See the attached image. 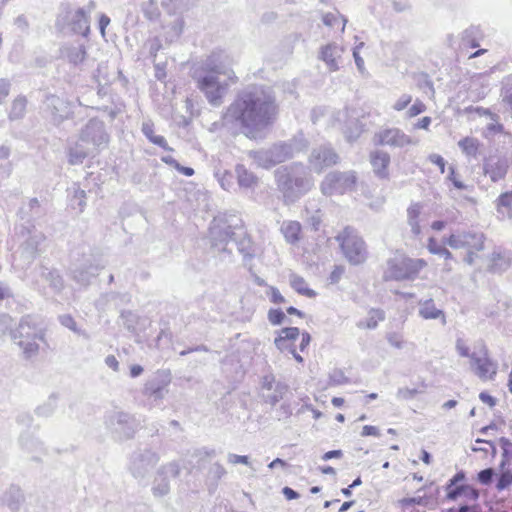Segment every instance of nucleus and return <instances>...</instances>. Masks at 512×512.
Listing matches in <instances>:
<instances>
[{"mask_svg":"<svg viewBox=\"0 0 512 512\" xmlns=\"http://www.w3.org/2000/svg\"><path fill=\"white\" fill-rule=\"evenodd\" d=\"M209 71L211 74L204 76L198 86L212 105H218L221 103L227 87L237 83L238 78L231 69L220 71L213 67Z\"/></svg>","mask_w":512,"mask_h":512,"instance_id":"nucleus-5","label":"nucleus"},{"mask_svg":"<svg viewBox=\"0 0 512 512\" xmlns=\"http://www.w3.org/2000/svg\"><path fill=\"white\" fill-rule=\"evenodd\" d=\"M286 311H287V313L289 315H295V316H297L299 318H304L305 317V314L302 311H300L299 309H297V308H295L293 306L288 307L286 309Z\"/></svg>","mask_w":512,"mask_h":512,"instance_id":"nucleus-64","label":"nucleus"},{"mask_svg":"<svg viewBox=\"0 0 512 512\" xmlns=\"http://www.w3.org/2000/svg\"><path fill=\"white\" fill-rule=\"evenodd\" d=\"M429 161L436 165L439 168L440 173H444L446 169V161L445 159L439 155V154H431L428 157Z\"/></svg>","mask_w":512,"mask_h":512,"instance_id":"nucleus-44","label":"nucleus"},{"mask_svg":"<svg viewBox=\"0 0 512 512\" xmlns=\"http://www.w3.org/2000/svg\"><path fill=\"white\" fill-rule=\"evenodd\" d=\"M339 157L337 153L329 147H323L313 151L310 163L318 172H322L324 169L334 166L338 163Z\"/></svg>","mask_w":512,"mask_h":512,"instance_id":"nucleus-15","label":"nucleus"},{"mask_svg":"<svg viewBox=\"0 0 512 512\" xmlns=\"http://www.w3.org/2000/svg\"><path fill=\"white\" fill-rule=\"evenodd\" d=\"M426 111V105L423 101L417 99L407 110L406 115L408 118H414Z\"/></svg>","mask_w":512,"mask_h":512,"instance_id":"nucleus-36","label":"nucleus"},{"mask_svg":"<svg viewBox=\"0 0 512 512\" xmlns=\"http://www.w3.org/2000/svg\"><path fill=\"white\" fill-rule=\"evenodd\" d=\"M58 319H59V322L61 323V325H63L64 327H66L74 332H78L76 322L74 321V319L72 318L71 315H69V314L60 315L58 317Z\"/></svg>","mask_w":512,"mask_h":512,"instance_id":"nucleus-41","label":"nucleus"},{"mask_svg":"<svg viewBox=\"0 0 512 512\" xmlns=\"http://www.w3.org/2000/svg\"><path fill=\"white\" fill-rule=\"evenodd\" d=\"M377 146L404 147L412 143V139L398 128H387L374 135Z\"/></svg>","mask_w":512,"mask_h":512,"instance_id":"nucleus-11","label":"nucleus"},{"mask_svg":"<svg viewBox=\"0 0 512 512\" xmlns=\"http://www.w3.org/2000/svg\"><path fill=\"white\" fill-rule=\"evenodd\" d=\"M370 164L374 174L380 179H388L390 176V155L381 150H376L370 153Z\"/></svg>","mask_w":512,"mask_h":512,"instance_id":"nucleus-16","label":"nucleus"},{"mask_svg":"<svg viewBox=\"0 0 512 512\" xmlns=\"http://www.w3.org/2000/svg\"><path fill=\"white\" fill-rule=\"evenodd\" d=\"M267 318L273 326L281 325L285 320V313L280 309L271 308L267 313Z\"/></svg>","mask_w":512,"mask_h":512,"instance_id":"nucleus-34","label":"nucleus"},{"mask_svg":"<svg viewBox=\"0 0 512 512\" xmlns=\"http://www.w3.org/2000/svg\"><path fill=\"white\" fill-rule=\"evenodd\" d=\"M9 92H10V82L5 79H1L0 80V104H2L4 102L6 97L9 95Z\"/></svg>","mask_w":512,"mask_h":512,"instance_id":"nucleus-51","label":"nucleus"},{"mask_svg":"<svg viewBox=\"0 0 512 512\" xmlns=\"http://www.w3.org/2000/svg\"><path fill=\"white\" fill-rule=\"evenodd\" d=\"M388 342L395 348H401L404 343L403 336L398 332H392L387 335Z\"/></svg>","mask_w":512,"mask_h":512,"instance_id":"nucleus-43","label":"nucleus"},{"mask_svg":"<svg viewBox=\"0 0 512 512\" xmlns=\"http://www.w3.org/2000/svg\"><path fill=\"white\" fill-rule=\"evenodd\" d=\"M512 485V471L507 470L501 473L496 488L501 491Z\"/></svg>","mask_w":512,"mask_h":512,"instance_id":"nucleus-37","label":"nucleus"},{"mask_svg":"<svg viewBox=\"0 0 512 512\" xmlns=\"http://www.w3.org/2000/svg\"><path fill=\"white\" fill-rule=\"evenodd\" d=\"M270 302L273 304H283L285 302L284 296L281 294L278 288L270 286L267 291Z\"/></svg>","mask_w":512,"mask_h":512,"instance_id":"nucleus-39","label":"nucleus"},{"mask_svg":"<svg viewBox=\"0 0 512 512\" xmlns=\"http://www.w3.org/2000/svg\"><path fill=\"white\" fill-rule=\"evenodd\" d=\"M345 273V267L342 265H337L333 268L330 273L329 279L331 283H337Z\"/></svg>","mask_w":512,"mask_h":512,"instance_id":"nucleus-48","label":"nucleus"},{"mask_svg":"<svg viewBox=\"0 0 512 512\" xmlns=\"http://www.w3.org/2000/svg\"><path fill=\"white\" fill-rule=\"evenodd\" d=\"M431 122H432V119L431 117L429 116H425L423 118H421L415 125H414V128L415 129H424V130H428L430 125H431Z\"/></svg>","mask_w":512,"mask_h":512,"instance_id":"nucleus-53","label":"nucleus"},{"mask_svg":"<svg viewBox=\"0 0 512 512\" xmlns=\"http://www.w3.org/2000/svg\"><path fill=\"white\" fill-rule=\"evenodd\" d=\"M384 320V313L380 309H371L368 311L367 316L358 322V327L361 329H374L378 323Z\"/></svg>","mask_w":512,"mask_h":512,"instance_id":"nucleus-27","label":"nucleus"},{"mask_svg":"<svg viewBox=\"0 0 512 512\" xmlns=\"http://www.w3.org/2000/svg\"><path fill=\"white\" fill-rule=\"evenodd\" d=\"M361 436L362 437H369V436H372V437H379L380 436V430L378 427L376 426H373V425H365L363 428H362V431H361Z\"/></svg>","mask_w":512,"mask_h":512,"instance_id":"nucleus-49","label":"nucleus"},{"mask_svg":"<svg viewBox=\"0 0 512 512\" xmlns=\"http://www.w3.org/2000/svg\"><path fill=\"white\" fill-rule=\"evenodd\" d=\"M86 193L84 190L77 189L75 190L74 196L71 199V206L76 209L78 208L80 212L83 211V208L85 206V199Z\"/></svg>","mask_w":512,"mask_h":512,"instance_id":"nucleus-35","label":"nucleus"},{"mask_svg":"<svg viewBox=\"0 0 512 512\" xmlns=\"http://www.w3.org/2000/svg\"><path fill=\"white\" fill-rule=\"evenodd\" d=\"M33 418L28 413H21L17 416V422L21 425L29 427L32 424Z\"/></svg>","mask_w":512,"mask_h":512,"instance_id":"nucleus-54","label":"nucleus"},{"mask_svg":"<svg viewBox=\"0 0 512 512\" xmlns=\"http://www.w3.org/2000/svg\"><path fill=\"white\" fill-rule=\"evenodd\" d=\"M276 115L273 99L262 90L244 92L228 107L225 118L237 125L255 130L267 126Z\"/></svg>","mask_w":512,"mask_h":512,"instance_id":"nucleus-1","label":"nucleus"},{"mask_svg":"<svg viewBox=\"0 0 512 512\" xmlns=\"http://www.w3.org/2000/svg\"><path fill=\"white\" fill-rule=\"evenodd\" d=\"M427 249L431 254L438 255L442 257L446 262L452 261L453 254L451 251L445 246V244L440 243L435 237H430L427 241Z\"/></svg>","mask_w":512,"mask_h":512,"instance_id":"nucleus-25","label":"nucleus"},{"mask_svg":"<svg viewBox=\"0 0 512 512\" xmlns=\"http://www.w3.org/2000/svg\"><path fill=\"white\" fill-rule=\"evenodd\" d=\"M465 474L463 472H458L451 479L450 484L447 487V495L450 499H456L460 496H466L472 500H476L478 498V492L470 485L459 484L464 482Z\"/></svg>","mask_w":512,"mask_h":512,"instance_id":"nucleus-13","label":"nucleus"},{"mask_svg":"<svg viewBox=\"0 0 512 512\" xmlns=\"http://www.w3.org/2000/svg\"><path fill=\"white\" fill-rule=\"evenodd\" d=\"M106 363L109 367H111L113 370H118L119 363L115 356H108L106 358Z\"/></svg>","mask_w":512,"mask_h":512,"instance_id":"nucleus-62","label":"nucleus"},{"mask_svg":"<svg viewBox=\"0 0 512 512\" xmlns=\"http://www.w3.org/2000/svg\"><path fill=\"white\" fill-rule=\"evenodd\" d=\"M409 225L411 226V230L414 235L418 236L421 234V226L419 220L416 221H408Z\"/></svg>","mask_w":512,"mask_h":512,"instance_id":"nucleus-59","label":"nucleus"},{"mask_svg":"<svg viewBox=\"0 0 512 512\" xmlns=\"http://www.w3.org/2000/svg\"><path fill=\"white\" fill-rule=\"evenodd\" d=\"M280 230L285 240L290 244H296L302 238V226L298 221H285Z\"/></svg>","mask_w":512,"mask_h":512,"instance_id":"nucleus-18","label":"nucleus"},{"mask_svg":"<svg viewBox=\"0 0 512 512\" xmlns=\"http://www.w3.org/2000/svg\"><path fill=\"white\" fill-rule=\"evenodd\" d=\"M2 502L12 512H18L24 502V495L16 485H11L4 493Z\"/></svg>","mask_w":512,"mask_h":512,"instance_id":"nucleus-17","label":"nucleus"},{"mask_svg":"<svg viewBox=\"0 0 512 512\" xmlns=\"http://www.w3.org/2000/svg\"><path fill=\"white\" fill-rule=\"evenodd\" d=\"M342 456V452L340 450H332L328 451L323 455L324 460H329L332 458H340Z\"/></svg>","mask_w":512,"mask_h":512,"instance_id":"nucleus-58","label":"nucleus"},{"mask_svg":"<svg viewBox=\"0 0 512 512\" xmlns=\"http://www.w3.org/2000/svg\"><path fill=\"white\" fill-rule=\"evenodd\" d=\"M501 445L503 448V456H512V443L508 439L502 438Z\"/></svg>","mask_w":512,"mask_h":512,"instance_id":"nucleus-55","label":"nucleus"},{"mask_svg":"<svg viewBox=\"0 0 512 512\" xmlns=\"http://www.w3.org/2000/svg\"><path fill=\"white\" fill-rule=\"evenodd\" d=\"M11 154V148L8 145L0 146V159H7Z\"/></svg>","mask_w":512,"mask_h":512,"instance_id":"nucleus-60","label":"nucleus"},{"mask_svg":"<svg viewBox=\"0 0 512 512\" xmlns=\"http://www.w3.org/2000/svg\"><path fill=\"white\" fill-rule=\"evenodd\" d=\"M143 134L155 145L160 146L161 148L172 151L173 149L168 146L166 139L163 136L156 135L154 124L151 121L144 122L141 128Z\"/></svg>","mask_w":512,"mask_h":512,"instance_id":"nucleus-24","label":"nucleus"},{"mask_svg":"<svg viewBox=\"0 0 512 512\" xmlns=\"http://www.w3.org/2000/svg\"><path fill=\"white\" fill-rule=\"evenodd\" d=\"M19 442L23 448L29 451H31L33 449V446L37 444V442L34 439H32L28 434H22L19 438Z\"/></svg>","mask_w":512,"mask_h":512,"instance_id":"nucleus-50","label":"nucleus"},{"mask_svg":"<svg viewBox=\"0 0 512 512\" xmlns=\"http://www.w3.org/2000/svg\"><path fill=\"white\" fill-rule=\"evenodd\" d=\"M448 179L452 182L453 186L458 190H465L467 185L460 179L454 167L449 168Z\"/></svg>","mask_w":512,"mask_h":512,"instance_id":"nucleus-38","label":"nucleus"},{"mask_svg":"<svg viewBox=\"0 0 512 512\" xmlns=\"http://www.w3.org/2000/svg\"><path fill=\"white\" fill-rule=\"evenodd\" d=\"M456 350L459 353V355L462 357H470L471 358V356H472L470 354L469 346L467 345L466 341L463 339H458L456 341Z\"/></svg>","mask_w":512,"mask_h":512,"instance_id":"nucleus-47","label":"nucleus"},{"mask_svg":"<svg viewBox=\"0 0 512 512\" xmlns=\"http://www.w3.org/2000/svg\"><path fill=\"white\" fill-rule=\"evenodd\" d=\"M411 102L412 97L410 95H403L394 103L393 108L396 111H402L407 108Z\"/></svg>","mask_w":512,"mask_h":512,"instance_id":"nucleus-46","label":"nucleus"},{"mask_svg":"<svg viewBox=\"0 0 512 512\" xmlns=\"http://www.w3.org/2000/svg\"><path fill=\"white\" fill-rule=\"evenodd\" d=\"M419 315L424 319L442 318L445 321V315L442 310L435 306L432 299L425 300L420 304Z\"/></svg>","mask_w":512,"mask_h":512,"instance_id":"nucleus-26","label":"nucleus"},{"mask_svg":"<svg viewBox=\"0 0 512 512\" xmlns=\"http://www.w3.org/2000/svg\"><path fill=\"white\" fill-rule=\"evenodd\" d=\"M496 210L512 218V190L501 193L495 201Z\"/></svg>","mask_w":512,"mask_h":512,"instance_id":"nucleus-28","label":"nucleus"},{"mask_svg":"<svg viewBox=\"0 0 512 512\" xmlns=\"http://www.w3.org/2000/svg\"><path fill=\"white\" fill-rule=\"evenodd\" d=\"M458 146L462 153L470 158H476L481 149V142L474 137H464L458 142Z\"/></svg>","mask_w":512,"mask_h":512,"instance_id":"nucleus-22","label":"nucleus"},{"mask_svg":"<svg viewBox=\"0 0 512 512\" xmlns=\"http://www.w3.org/2000/svg\"><path fill=\"white\" fill-rule=\"evenodd\" d=\"M494 471L491 468L484 469L478 473V481L483 485H488L492 481Z\"/></svg>","mask_w":512,"mask_h":512,"instance_id":"nucleus-42","label":"nucleus"},{"mask_svg":"<svg viewBox=\"0 0 512 512\" xmlns=\"http://www.w3.org/2000/svg\"><path fill=\"white\" fill-rule=\"evenodd\" d=\"M311 340L309 332L290 326L276 331L274 345L279 352L291 354L295 361L302 364L304 359L300 353L308 349Z\"/></svg>","mask_w":512,"mask_h":512,"instance_id":"nucleus-4","label":"nucleus"},{"mask_svg":"<svg viewBox=\"0 0 512 512\" xmlns=\"http://www.w3.org/2000/svg\"><path fill=\"white\" fill-rule=\"evenodd\" d=\"M486 236L482 231L468 229L451 233L445 244L455 250H461L463 260L468 264L475 263L485 251Z\"/></svg>","mask_w":512,"mask_h":512,"instance_id":"nucleus-3","label":"nucleus"},{"mask_svg":"<svg viewBox=\"0 0 512 512\" xmlns=\"http://www.w3.org/2000/svg\"><path fill=\"white\" fill-rule=\"evenodd\" d=\"M14 24L17 26L18 29H20L23 32H26L29 27L28 21L24 15H19L15 19Z\"/></svg>","mask_w":512,"mask_h":512,"instance_id":"nucleus-52","label":"nucleus"},{"mask_svg":"<svg viewBox=\"0 0 512 512\" xmlns=\"http://www.w3.org/2000/svg\"><path fill=\"white\" fill-rule=\"evenodd\" d=\"M427 265L428 263L424 259H413L406 256L394 258L387 262V269L383 277L385 281L414 280Z\"/></svg>","mask_w":512,"mask_h":512,"instance_id":"nucleus-6","label":"nucleus"},{"mask_svg":"<svg viewBox=\"0 0 512 512\" xmlns=\"http://www.w3.org/2000/svg\"><path fill=\"white\" fill-rule=\"evenodd\" d=\"M109 22H110V20L107 16L102 15L100 17L99 24H100V30H101L102 36H105V28L109 24Z\"/></svg>","mask_w":512,"mask_h":512,"instance_id":"nucleus-61","label":"nucleus"},{"mask_svg":"<svg viewBox=\"0 0 512 512\" xmlns=\"http://www.w3.org/2000/svg\"><path fill=\"white\" fill-rule=\"evenodd\" d=\"M42 278L49 282L50 287L59 292L63 288V279L57 270H49L43 267L41 272Z\"/></svg>","mask_w":512,"mask_h":512,"instance_id":"nucleus-30","label":"nucleus"},{"mask_svg":"<svg viewBox=\"0 0 512 512\" xmlns=\"http://www.w3.org/2000/svg\"><path fill=\"white\" fill-rule=\"evenodd\" d=\"M283 494L288 500H294L299 497V494L290 487H284Z\"/></svg>","mask_w":512,"mask_h":512,"instance_id":"nucleus-57","label":"nucleus"},{"mask_svg":"<svg viewBox=\"0 0 512 512\" xmlns=\"http://www.w3.org/2000/svg\"><path fill=\"white\" fill-rule=\"evenodd\" d=\"M323 22L329 27L337 28L339 31L344 32L346 26V19L338 12L327 13L323 16Z\"/></svg>","mask_w":512,"mask_h":512,"instance_id":"nucleus-32","label":"nucleus"},{"mask_svg":"<svg viewBox=\"0 0 512 512\" xmlns=\"http://www.w3.org/2000/svg\"><path fill=\"white\" fill-rule=\"evenodd\" d=\"M95 147L96 124L94 119H91L85 129L82 130L79 141L69 148V163L71 165L81 164Z\"/></svg>","mask_w":512,"mask_h":512,"instance_id":"nucleus-8","label":"nucleus"},{"mask_svg":"<svg viewBox=\"0 0 512 512\" xmlns=\"http://www.w3.org/2000/svg\"><path fill=\"white\" fill-rule=\"evenodd\" d=\"M95 269L93 265V255L90 254L83 261L74 262L71 267V273L77 283L86 286L91 283Z\"/></svg>","mask_w":512,"mask_h":512,"instance_id":"nucleus-14","label":"nucleus"},{"mask_svg":"<svg viewBox=\"0 0 512 512\" xmlns=\"http://www.w3.org/2000/svg\"><path fill=\"white\" fill-rule=\"evenodd\" d=\"M29 212L25 207H21L18 211V215L22 220L30 221L35 216L40 214V203L37 198H32L28 203Z\"/></svg>","mask_w":512,"mask_h":512,"instance_id":"nucleus-31","label":"nucleus"},{"mask_svg":"<svg viewBox=\"0 0 512 512\" xmlns=\"http://www.w3.org/2000/svg\"><path fill=\"white\" fill-rule=\"evenodd\" d=\"M509 170L508 160L500 155L494 154L483 158V175L496 183L506 178Z\"/></svg>","mask_w":512,"mask_h":512,"instance_id":"nucleus-10","label":"nucleus"},{"mask_svg":"<svg viewBox=\"0 0 512 512\" xmlns=\"http://www.w3.org/2000/svg\"><path fill=\"white\" fill-rule=\"evenodd\" d=\"M420 215H421V205L416 203V204H412L411 206H409V208L407 209V216H408V221H416V220H419L420 218Z\"/></svg>","mask_w":512,"mask_h":512,"instance_id":"nucleus-45","label":"nucleus"},{"mask_svg":"<svg viewBox=\"0 0 512 512\" xmlns=\"http://www.w3.org/2000/svg\"><path fill=\"white\" fill-rule=\"evenodd\" d=\"M39 240L36 237H30L21 246L20 256L27 265H30L38 254Z\"/></svg>","mask_w":512,"mask_h":512,"instance_id":"nucleus-23","label":"nucleus"},{"mask_svg":"<svg viewBox=\"0 0 512 512\" xmlns=\"http://www.w3.org/2000/svg\"><path fill=\"white\" fill-rule=\"evenodd\" d=\"M45 108L51 112V115L55 117V119H63V113L66 112L67 106L66 103L56 95H47L44 101Z\"/></svg>","mask_w":512,"mask_h":512,"instance_id":"nucleus-20","label":"nucleus"},{"mask_svg":"<svg viewBox=\"0 0 512 512\" xmlns=\"http://www.w3.org/2000/svg\"><path fill=\"white\" fill-rule=\"evenodd\" d=\"M26 106H27V99L25 96H18L14 99L10 112H9V119L11 121L13 120H19L22 119L26 113Z\"/></svg>","mask_w":512,"mask_h":512,"instance_id":"nucleus-29","label":"nucleus"},{"mask_svg":"<svg viewBox=\"0 0 512 512\" xmlns=\"http://www.w3.org/2000/svg\"><path fill=\"white\" fill-rule=\"evenodd\" d=\"M44 336L38 317L30 314L21 317L17 327L11 331V338L22 349L25 359L38 354L39 345L36 341L43 340Z\"/></svg>","mask_w":512,"mask_h":512,"instance_id":"nucleus-2","label":"nucleus"},{"mask_svg":"<svg viewBox=\"0 0 512 512\" xmlns=\"http://www.w3.org/2000/svg\"><path fill=\"white\" fill-rule=\"evenodd\" d=\"M336 240L349 263L359 265L365 262L367 258L365 242L352 228L345 227L336 236Z\"/></svg>","mask_w":512,"mask_h":512,"instance_id":"nucleus-7","label":"nucleus"},{"mask_svg":"<svg viewBox=\"0 0 512 512\" xmlns=\"http://www.w3.org/2000/svg\"><path fill=\"white\" fill-rule=\"evenodd\" d=\"M472 365L477 376L481 379L492 378L497 371V366L489 357L488 349L483 345L480 356H471Z\"/></svg>","mask_w":512,"mask_h":512,"instance_id":"nucleus-12","label":"nucleus"},{"mask_svg":"<svg viewBox=\"0 0 512 512\" xmlns=\"http://www.w3.org/2000/svg\"><path fill=\"white\" fill-rule=\"evenodd\" d=\"M57 407V398L55 396H50L48 400L42 405L38 406L35 410V413L38 416L49 417L51 416Z\"/></svg>","mask_w":512,"mask_h":512,"instance_id":"nucleus-33","label":"nucleus"},{"mask_svg":"<svg viewBox=\"0 0 512 512\" xmlns=\"http://www.w3.org/2000/svg\"><path fill=\"white\" fill-rule=\"evenodd\" d=\"M479 398L483 403L489 405L490 407H493L496 404L495 398L487 392H481Z\"/></svg>","mask_w":512,"mask_h":512,"instance_id":"nucleus-56","label":"nucleus"},{"mask_svg":"<svg viewBox=\"0 0 512 512\" xmlns=\"http://www.w3.org/2000/svg\"><path fill=\"white\" fill-rule=\"evenodd\" d=\"M57 28L64 34H79L86 36L90 31L88 17L81 8L68 10L60 14L56 23Z\"/></svg>","mask_w":512,"mask_h":512,"instance_id":"nucleus-9","label":"nucleus"},{"mask_svg":"<svg viewBox=\"0 0 512 512\" xmlns=\"http://www.w3.org/2000/svg\"><path fill=\"white\" fill-rule=\"evenodd\" d=\"M70 62L77 64L85 58V50L82 47L71 49L68 53Z\"/></svg>","mask_w":512,"mask_h":512,"instance_id":"nucleus-40","label":"nucleus"},{"mask_svg":"<svg viewBox=\"0 0 512 512\" xmlns=\"http://www.w3.org/2000/svg\"><path fill=\"white\" fill-rule=\"evenodd\" d=\"M290 286L300 295L308 298H314L317 296L315 290L311 289L304 277L291 273L289 275Z\"/></svg>","mask_w":512,"mask_h":512,"instance_id":"nucleus-19","label":"nucleus"},{"mask_svg":"<svg viewBox=\"0 0 512 512\" xmlns=\"http://www.w3.org/2000/svg\"><path fill=\"white\" fill-rule=\"evenodd\" d=\"M445 227H446V222H445V221H442V220L434 221V222H432V224H431V228H432V230H434V231H441V230H443Z\"/></svg>","mask_w":512,"mask_h":512,"instance_id":"nucleus-63","label":"nucleus"},{"mask_svg":"<svg viewBox=\"0 0 512 512\" xmlns=\"http://www.w3.org/2000/svg\"><path fill=\"white\" fill-rule=\"evenodd\" d=\"M342 49L334 44L326 45L321 51L322 60L329 66L330 70L338 69V59Z\"/></svg>","mask_w":512,"mask_h":512,"instance_id":"nucleus-21","label":"nucleus"}]
</instances>
